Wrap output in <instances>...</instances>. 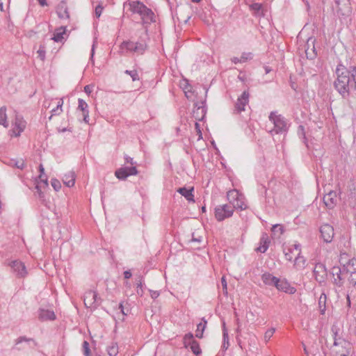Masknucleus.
Segmentation results:
<instances>
[{"label":"nucleus","mask_w":356,"mask_h":356,"mask_svg":"<svg viewBox=\"0 0 356 356\" xmlns=\"http://www.w3.org/2000/svg\"><path fill=\"white\" fill-rule=\"evenodd\" d=\"M313 274L316 282L322 284L325 282L327 273L325 266L322 263H317L313 269Z\"/></svg>","instance_id":"9d476101"},{"label":"nucleus","mask_w":356,"mask_h":356,"mask_svg":"<svg viewBox=\"0 0 356 356\" xmlns=\"http://www.w3.org/2000/svg\"><path fill=\"white\" fill-rule=\"evenodd\" d=\"M269 244L270 240L268 238V236L266 234L264 233L261 237L260 238L259 246L255 250L257 252L264 253L268 250Z\"/></svg>","instance_id":"412c9836"},{"label":"nucleus","mask_w":356,"mask_h":356,"mask_svg":"<svg viewBox=\"0 0 356 356\" xmlns=\"http://www.w3.org/2000/svg\"><path fill=\"white\" fill-rule=\"evenodd\" d=\"M284 252L286 259L288 261H292V259H293V257H292L293 248L291 247H290L287 249V251L284 250Z\"/></svg>","instance_id":"3c124183"},{"label":"nucleus","mask_w":356,"mask_h":356,"mask_svg":"<svg viewBox=\"0 0 356 356\" xmlns=\"http://www.w3.org/2000/svg\"><path fill=\"white\" fill-rule=\"evenodd\" d=\"M83 350L85 356H91L89 343L87 341H84L83 343Z\"/></svg>","instance_id":"09e8293b"},{"label":"nucleus","mask_w":356,"mask_h":356,"mask_svg":"<svg viewBox=\"0 0 356 356\" xmlns=\"http://www.w3.org/2000/svg\"><path fill=\"white\" fill-rule=\"evenodd\" d=\"M221 284L224 291L225 293H227V284L225 277L223 276L221 278Z\"/></svg>","instance_id":"bf43d9fd"},{"label":"nucleus","mask_w":356,"mask_h":356,"mask_svg":"<svg viewBox=\"0 0 356 356\" xmlns=\"http://www.w3.org/2000/svg\"><path fill=\"white\" fill-rule=\"evenodd\" d=\"M40 181H37V184L35 186V188H41L45 189L48 188V180L47 176H43L42 175H39Z\"/></svg>","instance_id":"473e14b6"},{"label":"nucleus","mask_w":356,"mask_h":356,"mask_svg":"<svg viewBox=\"0 0 356 356\" xmlns=\"http://www.w3.org/2000/svg\"><path fill=\"white\" fill-rule=\"evenodd\" d=\"M330 274L333 277V284L338 287H342L344 284V279L347 277L342 268L333 266L330 270Z\"/></svg>","instance_id":"0eeeda50"},{"label":"nucleus","mask_w":356,"mask_h":356,"mask_svg":"<svg viewBox=\"0 0 356 356\" xmlns=\"http://www.w3.org/2000/svg\"><path fill=\"white\" fill-rule=\"evenodd\" d=\"M93 86L92 85H87L84 87V92L87 94H90L92 91Z\"/></svg>","instance_id":"e2e57ef3"},{"label":"nucleus","mask_w":356,"mask_h":356,"mask_svg":"<svg viewBox=\"0 0 356 356\" xmlns=\"http://www.w3.org/2000/svg\"><path fill=\"white\" fill-rule=\"evenodd\" d=\"M333 346L334 356H348L350 354L351 344L342 338L335 339Z\"/></svg>","instance_id":"20e7f679"},{"label":"nucleus","mask_w":356,"mask_h":356,"mask_svg":"<svg viewBox=\"0 0 356 356\" xmlns=\"http://www.w3.org/2000/svg\"><path fill=\"white\" fill-rule=\"evenodd\" d=\"M136 47L135 48V54L137 55H142L147 50V45L145 39L140 38V39L135 42Z\"/></svg>","instance_id":"5701e85b"},{"label":"nucleus","mask_w":356,"mask_h":356,"mask_svg":"<svg viewBox=\"0 0 356 356\" xmlns=\"http://www.w3.org/2000/svg\"><path fill=\"white\" fill-rule=\"evenodd\" d=\"M315 39L309 38L307 42V49L305 54L308 59H314L316 56V49L314 47Z\"/></svg>","instance_id":"6ab92c4d"},{"label":"nucleus","mask_w":356,"mask_h":356,"mask_svg":"<svg viewBox=\"0 0 356 356\" xmlns=\"http://www.w3.org/2000/svg\"><path fill=\"white\" fill-rule=\"evenodd\" d=\"M118 353V347L115 345H112L108 348V354L110 356H116Z\"/></svg>","instance_id":"49530a36"},{"label":"nucleus","mask_w":356,"mask_h":356,"mask_svg":"<svg viewBox=\"0 0 356 356\" xmlns=\"http://www.w3.org/2000/svg\"><path fill=\"white\" fill-rule=\"evenodd\" d=\"M15 166L18 169L22 170V169H24L25 165H24V163L23 161H17L15 162Z\"/></svg>","instance_id":"052dcab7"},{"label":"nucleus","mask_w":356,"mask_h":356,"mask_svg":"<svg viewBox=\"0 0 356 356\" xmlns=\"http://www.w3.org/2000/svg\"><path fill=\"white\" fill-rule=\"evenodd\" d=\"M337 195L334 191H330L326 195L324 196L323 200L326 207L332 208L335 204Z\"/></svg>","instance_id":"393cba45"},{"label":"nucleus","mask_w":356,"mask_h":356,"mask_svg":"<svg viewBox=\"0 0 356 356\" xmlns=\"http://www.w3.org/2000/svg\"><path fill=\"white\" fill-rule=\"evenodd\" d=\"M22 342H26L29 347L32 348H35L38 345L37 342L33 338H28L25 336L18 337L15 340V345H18Z\"/></svg>","instance_id":"bb28decb"},{"label":"nucleus","mask_w":356,"mask_h":356,"mask_svg":"<svg viewBox=\"0 0 356 356\" xmlns=\"http://www.w3.org/2000/svg\"><path fill=\"white\" fill-rule=\"evenodd\" d=\"M94 54H95V44H93L92 47L91 53H90V61L92 64H94V59H93Z\"/></svg>","instance_id":"338daca9"},{"label":"nucleus","mask_w":356,"mask_h":356,"mask_svg":"<svg viewBox=\"0 0 356 356\" xmlns=\"http://www.w3.org/2000/svg\"><path fill=\"white\" fill-rule=\"evenodd\" d=\"M269 120L274 124V129L271 131L276 134H283L288 131L287 122L284 117L277 115L275 111H272L269 115Z\"/></svg>","instance_id":"7ed1b4c3"},{"label":"nucleus","mask_w":356,"mask_h":356,"mask_svg":"<svg viewBox=\"0 0 356 356\" xmlns=\"http://www.w3.org/2000/svg\"><path fill=\"white\" fill-rule=\"evenodd\" d=\"M234 209L231 204L218 205L214 209L215 218L218 222L232 217Z\"/></svg>","instance_id":"423d86ee"},{"label":"nucleus","mask_w":356,"mask_h":356,"mask_svg":"<svg viewBox=\"0 0 356 356\" xmlns=\"http://www.w3.org/2000/svg\"><path fill=\"white\" fill-rule=\"evenodd\" d=\"M275 332V329L273 327L270 328L266 331V332L264 334V337L266 343H267L270 339V338L273 337Z\"/></svg>","instance_id":"a18cd8bd"},{"label":"nucleus","mask_w":356,"mask_h":356,"mask_svg":"<svg viewBox=\"0 0 356 356\" xmlns=\"http://www.w3.org/2000/svg\"><path fill=\"white\" fill-rule=\"evenodd\" d=\"M275 288L282 292L288 294H294L296 292V289L291 286L289 282L286 279H279Z\"/></svg>","instance_id":"4468645a"},{"label":"nucleus","mask_w":356,"mask_h":356,"mask_svg":"<svg viewBox=\"0 0 356 356\" xmlns=\"http://www.w3.org/2000/svg\"><path fill=\"white\" fill-rule=\"evenodd\" d=\"M131 275H132V274H131V271H130V270H125V271L124 272V277L125 279H129V278H131Z\"/></svg>","instance_id":"774afa93"},{"label":"nucleus","mask_w":356,"mask_h":356,"mask_svg":"<svg viewBox=\"0 0 356 356\" xmlns=\"http://www.w3.org/2000/svg\"><path fill=\"white\" fill-rule=\"evenodd\" d=\"M335 4L339 7V9L337 12L339 13L341 11V8H340V6L342 5H346L348 2V0H334Z\"/></svg>","instance_id":"603ef678"},{"label":"nucleus","mask_w":356,"mask_h":356,"mask_svg":"<svg viewBox=\"0 0 356 356\" xmlns=\"http://www.w3.org/2000/svg\"><path fill=\"white\" fill-rule=\"evenodd\" d=\"M83 120L86 123L89 122V111L83 113Z\"/></svg>","instance_id":"680f3d73"},{"label":"nucleus","mask_w":356,"mask_h":356,"mask_svg":"<svg viewBox=\"0 0 356 356\" xmlns=\"http://www.w3.org/2000/svg\"><path fill=\"white\" fill-rule=\"evenodd\" d=\"M337 76L334 81V88L343 98L348 97L350 93V88H354V84H350L351 75H343L341 74Z\"/></svg>","instance_id":"f03ea898"},{"label":"nucleus","mask_w":356,"mask_h":356,"mask_svg":"<svg viewBox=\"0 0 356 356\" xmlns=\"http://www.w3.org/2000/svg\"><path fill=\"white\" fill-rule=\"evenodd\" d=\"M119 308L122 312V314L124 316H127L129 312V309H127V312H124V306L123 305V302H120L119 305Z\"/></svg>","instance_id":"69168bd1"},{"label":"nucleus","mask_w":356,"mask_h":356,"mask_svg":"<svg viewBox=\"0 0 356 356\" xmlns=\"http://www.w3.org/2000/svg\"><path fill=\"white\" fill-rule=\"evenodd\" d=\"M195 129L198 134V140H200L202 138V131H201V129H200V124L196 121L195 123Z\"/></svg>","instance_id":"6e6d98bb"},{"label":"nucleus","mask_w":356,"mask_h":356,"mask_svg":"<svg viewBox=\"0 0 356 356\" xmlns=\"http://www.w3.org/2000/svg\"><path fill=\"white\" fill-rule=\"evenodd\" d=\"M305 262H306V260L304 258V257L301 256L300 252H298V255L295 258L294 265H296L300 268H304Z\"/></svg>","instance_id":"c9c22d12"},{"label":"nucleus","mask_w":356,"mask_h":356,"mask_svg":"<svg viewBox=\"0 0 356 356\" xmlns=\"http://www.w3.org/2000/svg\"><path fill=\"white\" fill-rule=\"evenodd\" d=\"M78 103H79L78 109L81 111L83 113L86 111H88V104L83 99H79Z\"/></svg>","instance_id":"37998d69"},{"label":"nucleus","mask_w":356,"mask_h":356,"mask_svg":"<svg viewBox=\"0 0 356 356\" xmlns=\"http://www.w3.org/2000/svg\"><path fill=\"white\" fill-rule=\"evenodd\" d=\"M250 10L254 11V15H259L262 10V4L259 3H253L250 6Z\"/></svg>","instance_id":"ea45409f"},{"label":"nucleus","mask_w":356,"mask_h":356,"mask_svg":"<svg viewBox=\"0 0 356 356\" xmlns=\"http://www.w3.org/2000/svg\"><path fill=\"white\" fill-rule=\"evenodd\" d=\"M102 10H103V7L102 5L99 4L96 6L95 10V13L96 17L99 18L101 16Z\"/></svg>","instance_id":"864d4df0"},{"label":"nucleus","mask_w":356,"mask_h":356,"mask_svg":"<svg viewBox=\"0 0 356 356\" xmlns=\"http://www.w3.org/2000/svg\"><path fill=\"white\" fill-rule=\"evenodd\" d=\"M339 328L337 327V326H332V332L333 333V338H334V341H335V339H339V337H338V331H339Z\"/></svg>","instance_id":"13d9d810"},{"label":"nucleus","mask_w":356,"mask_h":356,"mask_svg":"<svg viewBox=\"0 0 356 356\" xmlns=\"http://www.w3.org/2000/svg\"><path fill=\"white\" fill-rule=\"evenodd\" d=\"M222 339L223 343L222 345V348L224 350H227L229 347V337L225 322L222 323Z\"/></svg>","instance_id":"72a5a7b5"},{"label":"nucleus","mask_w":356,"mask_h":356,"mask_svg":"<svg viewBox=\"0 0 356 356\" xmlns=\"http://www.w3.org/2000/svg\"><path fill=\"white\" fill-rule=\"evenodd\" d=\"M351 75L352 81L354 83V89L356 90V66H350L347 69L341 63H339L336 68L337 76Z\"/></svg>","instance_id":"1a4fd4ad"},{"label":"nucleus","mask_w":356,"mask_h":356,"mask_svg":"<svg viewBox=\"0 0 356 356\" xmlns=\"http://www.w3.org/2000/svg\"><path fill=\"white\" fill-rule=\"evenodd\" d=\"M138 173L136 166L121 167L115 170V175L120 180H125L129 176L136 175Z\"/></svg>","instance_id":"6e6552de"},{"label":"nucleus","mask_w":356,"mask_h":356,"mask_svg":"<svg viewBox=\"0 0 356 356\" xmlns=\"http://www.w3.org/2000/svg\"><path fill=\"white\" fill-rule=\"evenodd\" d=\"M249 92L246 90L243 91L240 97H238L237 102L234 106V113H241L245 110V106L249 103Z\"/></svg>","instance_id":"9b49d317"},{"label":"nucleus","mask_w":356,"mask_h":356,"mask_svg":"<svg viewBox=\"0 0 356 356\" xmlns=\"http://www.w3.org/2000/svg\"><path fill=\"white\" fill-rule=\"evenodd\" d=\"M320 233L324 242L327 243L332 242L334 235V228L332 225L327 223L322 225L320 227Z\"/></svg>","instance_id":"f8f14e48"},{"label":"nucleus","mask_w":356,"mask_h":356,"mask_svg":"<svg viewBox=\"0 0 356 356\" xmlns=\"http://www.w3.org/2000/svg\"><path fill=\"white\" fill-rule=\"evenodd\" d=\"M124 161H125L126 163H129V164L131 165V166H134V165L136 163L134 161L133 158L130 157L127 154H125L124 156Z\"/></svg>","instance_id":"4d7b16f0"},{"label":"nucleus","mask_w":356,"mask_h":356,"mask_svg":"<svg viewBox=\"0 0 356 356\" xmlns=\"http://www.w3.org/2000/svg\"><path fill=\"white\" fill-rule=\"evenodd\" d=\"M160 293L157 291L150 290V296L152 299H156L159 296Z\"/></svg>","instance_id":"0e129e2a"},{"label":"nucleus","mask_w":356,"mask_h":356,"mask_svg":"<svg viewBox=\"0 0 356 356\" xmlns=\"http://www.w3.org/2000/svg\"><path fill=\"white\" fill-rule=\"evenodd\" d=\"M6 112V106H2L0 108V124L3 125L5 127H8V124L6 120L7 116Z\"/></svg>","instance_id":"f704fd0d"},{"label":"nucleus","mask_w":356,"mask_h":356,"mask_svg":"<svg viewBox=\"0 0 356 356\" xmlns=\"http://www.w3.org/2000/svg\"><path fill=\"white\" fill-rule=\"evenodd\" d=\"M271 232L274 235H277L279 237L284 232V227L280 225H274L271 229Z\"/></svg>","instance_id":"58836bf2"},{"label":"nucleus","mask_w":356,"mask_h":356,"mask_svg":"<svg viewBox=\"0 0 356 356\" xmlns=\"http://www.w3.org/2000/svg\"><path fill=\"white\" fill-rule=\"evenodd\" d=\"M10 266L18 277H24L27 275L26 268L24 263L20 261H13Z\"/></svg>","instance_id":"2eb2a0df"},{"label":"nucleus","mask_w":356,"mask_h":356,"mask_svg":"<svg viewBox=\"0 0 356 356\" xmlns=\"http://www.w3.org/2000/svg\"><path fill=\"white\" fill-rule=\"evenodd\" d=\"M196 340L194 338V335L191 332L186 334L183 337L184 346L186 348H190L192 346V343L195 342Z\"/></svg>","instance_id":"c756f323"},{"label":"nucleus","mask_w":356,"mask_h":356,"mask_svg":"<svg viewBox=\"0 0 356 356\" xmlns=\"http://www.w3.org/2000/svg\"><path fill=\"white\" fill-rule=\"evenodd\" d=\"M280 278L273 275L270 273H265L261 275V280L266 285L276 286Z\"/></svg>","instance_id":"4be33fe9"},{"label":"nucleus","mask_w":356,"mask_h":356,"mask_svg":"<svg viewBox=\"0 0 356 356\" xmlns=\"http://www.w3.org/2000/svg\"><path fill=\"white\" fill-rule=\"evenodd\" d=\"M348 282L349 284V288H353L356 285V272L348 274Z\"/></svg>","instance_id":"79ce46f5"},{"label":"nucleus","mask_w":356,"mask_h":356,"mask_svg":"<svg viewBox=\"0 0 356 356\" xmlns=\"http://www.w3.org/2000/svg\"><path fill=\"white\" fill-rule=\"evenodd\" d=\"M96 292L93 291H88L84 295V305L87 308L91 309H97V304L95 303Z\"/></svg>","instance_id":"dca6fc26"},{"label":"nucleus","mask_w":356,"mask_h":356,"mask_svg":"<svg viewBox=\"0 0 356 356\" xmlns=\"http://www.w3.org/2000/svg\"><path fill=\"white\" fill-rule=\"evenodd\" d=\"M202 322L197 324L196 330L195 337L199 339H202L203 337V333L207 324V321L205 319L204 317L202 318Z\"/></svg>","instance_id":"cd10ccee"},{"label":"nucleus","mask_w":356,"mask_h":356,"mask_svg":"<svg viewBox=\"0 0 356 356\" xmlns=\"http://www.w3.org/2000/svg\"><path fill=\"white\" fill-rule=\"evenodd\" d=\"M326 299H327L326 295L324 293H323L318 300V305H319L320 309H321L322 314H324V312L325 310Z\"/></svg>","instance_id":"e433bc0d"},{"label":"nucleus","mask_w":356,"mask_h":356,"mask_svg":"<svg viewBox=\"0 0 356 356\" xmlns=\"http://www.w3.org/2000/svg\"><path fill=\"white\" fill-rule=\"evenodd\" d=\"M343 271L346 273L348 276L350 273H353L356 272V259L353 258L350 259L349 261L343 265L342 267Z\"/></svg>","instance_id":"a878e982"},{"label":"nucleus","mask_w":356,"mask_h":356,"mask_svg":"<svg viewBox=\"0 0 356 356\" xmlns=\"http://www.w3.org/2000/svg\"><path fill=\"white\" fill-rule=\"evenodd\" d=\"M190 349L193 353L197 356L202 353V350L197 341L192 343V346L190 347Z\"/></svg>","instance_id":"4c0bfd02"},{"label":"nucleus","mask_w":356,"mask_h":356,"mask_svg":"<svg viewBox=\"0 0 356 356\" xmlns=\"http://www.w3.org/2000/svg\"><path fill=\"white\" fill-rule=\"evenodd\" d=\"M36 190V193L38 194V198L41 200V201H44V197H45V195H44V193L42 191L43 189H41V188H35Z\"/></svg>","instance_id":"5fc2aeb1"},{"label":"nucleus","mask_w":356,"mask_h":356,"mask_svg":"<svg viewBox=\"0 0 356 356\" xmlns=\"http://www.w3.org/2000/svg\"><path fill=\"white\" fill-rule=\"evenodd\" d=\"M298 134L300 138H302V142L307 143V138L305 136V127L302 125H299L298 128Z\"/></svg>","instance_id":"c03bdc74"},{"label":"nucleus","mask_w":356,"mask_h":356,"mask_svg":"<svg viewBox=\"0 0 356 356\" xmlns=\"http://www.w3.org/2000/svg\"><path fill=\"white\" fill-rule=\"evenodd\" d=\"M37 53L38 54V58H40L41 60H44L45 59L46 51L44 46L40 45Z\"/></svg>","instance_id":"de8ad7c7"},{"label":"nucleus","mask_w":356,"mask_h":356,"mask_svg":"<svg viewBox=\"0 0 356 356\" xmlns=\"http://www.w3.org/2000/svg\"><path fill=\"white\" fill-rule=\"evenodd\" d=\"M193 188H187L186 187L179 188L177 192L184 196L188 202H195L194 195H193Z\"/></svg>","instance_id":"b1692460"},{"label":"nucleus","mask_w":356,"mask_h":356,"mask_svg":"<svg viewBox=\"0 0 356 356\" xmlns=\"http://www.w3.org/2000/svg\"><path fill=\"white\" fill-rule=\"evenodd\" d=\"M128 5L134 13H138L140 15L143 24H149L153 22L154 13L142 2L139 1H130Z\"/></svg>","instance_id":"f257e3e1"},{"label":"nucleus","mask_w":356,"mask_h":356,"mask_svg":"<svg viewBox=\"0 0 356 356\" xmlns=\"http://www.w3.org/2000/svg\"><path fill=\"white\" fill-rule=\"evenodd\" d=\"M26 126V122L24 120L23 117L19 115H16L12 130L13 135L15 137L19 136L21 133L25 129Z\"/></svg>","instance_id":"ddd939ff"},{"label":"nucleus","mask_w":356,"mask_h":356,"mask_svg":"<svg viewBox=\"0 0 356 356\" xmlns=\"http://www.w3.org/2000/svg\"><path fill=\"white\" fill-rule=\"evenodd\" d=\"M64 184L68 186L72 187L75 183V175L73 172H70L64 176L63 179Z\"/></svg>","instance_id":"7c9ffc66"},{"label":"nucleus","mask_w":356,"mask_h":356,"mask_svg":"<svg viewBox=\"0 0 356 356\" xmlns=\"http://www.w3.org/2000/svg\"><path fill=\"white\" fill-rule=\"evenodd\" d=\"M65 33V27L61 26L59 29L56 30V31L54 33L52 40H54L56 42H62Z\"/></svg>","instance_id":"2f4dec72"},{"label":"nucleus","mask_w":356,"mask_h":356,"mask_svg":"<svg viewBox=\"0 0 356 356\" xmlns=\"http://www.w3.org/2000/svg\"><path fill=\"white\" fill-rule=\"evenodd\" d=\"M38 318L40 321H54L56 319V315L51 310L40 309Z\"/></svg>","instance_id":"aec40b11"},{"label":"nucleus","mask_w":356,"mask_h":356,"mask_svg":"<svg viewBox=\"0 0 356 356\" xmlns=\"http://www.w3.org/2000/svg\"><path fill=\"white\" fill-rule=\"evenodd\" d=\"M205 104V100L202 102V104ZM194 110L193 112V117L196 121H202L204 120L207 113V108L205 106H198L197 103L194 104Z\"/></svg>","instance_id":"f3484780"},{"label":"nucleus","mask_w":356,"mask_h":356,"mask_svg":"<svg viewBox=\"0 0 356 356\" xmlns=\"http://www.w3.org/2000/svg\"><path fill=\"white\" fill-rule=\"evenodd\" d=\"M51 184L56 191H58L61 188L60 182L56 179H52Z\"/></svg>","instance_id":"8fccbe9b"},{"label":"nucleus","mask_w":356,"mask_h":356,"mask_svg":"<svg viewBox=\"0 0 356 356\" xmlns=\"http://www.w3.org/2000/svg\"><path fill=\"white\" fill-rule=\"evenodd\" d=\"M135 42L127 40V41H123L120 44V49L124 50L126 49L127 51L135 54Z\"/></svg>","instance_id":"c85d7f7f"},{"label":"nucleus","mask_w":356,"mask_h":356,"mask_svg":"<svg viewBox=\"0 0 356 356\" xmlns=\"http://www.w3.org/2000/svg\"><path fill=\"white\" fill-rule=\"evenodd\" d=\"M56 13L60 19H70V13L65 1H61L56 7Z\"/></svg>","instance_id":"a211bd4d"},{"label":"nucleus","mask_w":356,"mask_h":356,"mask_svg":"<svg viewBox=\"0 0 356 356\" xmlns=\"http://www.w3.org/2000/svg\"><path fill=\"white\" fill-rule=\"evenodd\" d=\"M227 198L229 200V204L233 207V209H239L245 210L247 208L244 196L242 194H239L237 191H229L227 193Z\"/></svg>","instance_id":"39448f33"},{"label":"nucleus","mask_w":356,"mask_h":356,"mask_svg":"<svg viewBox=\"0 0 356 356\" xmlns=\"http://www.w3.org/2000/svg\"><path fill=\"white\" fill-rule=\"evenodd\" d=\"M124 73L126 74L129 75L131 77V79L133 81H138L140 79L139 74L136 70H127L124 71Z\"/></svg>","instance_id":"a19ab883"}]
</instances>
